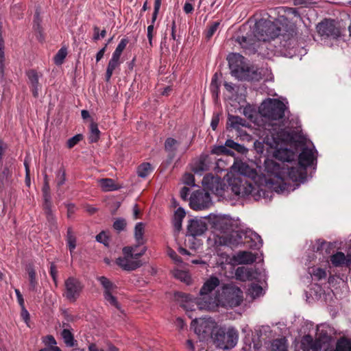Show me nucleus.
Instances as JSON below:
<instances>
[{
  "instance_id": "nucleus-63",
  "label": "nucleus",
  "mask_w": 351,
  "mask_h": 351,
  "mask_svg": "<svg viewBox=\"0 0 351 351\" xmlns=\"http://www.w3.org/2000/svg\"><path fill=\"white\" fill-rule=\"evenodd\" d=\"M108 46V43H106L105 45V46L101 48L98 52L96 54V61L97 62H98L99 61L101 60V59L104 57V53L106 50V47Z\"/></svg>"
},
{
  "instance_id": "nucleus-16",
  "label": "nucleus",
  "mask_w": 351,
  "mask_h": 351,
  "mask_svg": "<svg viewBox=\"0 0 351 351\" xmlns=\"http://www.w3.org/2000/svg\"><path fill=\"white\" fill-rule=\"evenodd\" d=\"M214 224L220 232H228L233 230L234 221L229 215H220L216 218Z\"/></svg>"
},
{
  "instance_id": "nucleus-50",
  "label": "nucleus",
  "mask_w": 351,
  "mask_h": 351,
  "mask_svg": "<svg viewBox=\"0 0 351 351\" xmlns=\"http://www.w3.org/2000/svg\"><path fill=\"white\" fill-rule=\"evenodd\" d=\"M173 276L176 278L184 282H188L189 280V276L187 272L182 270H176L173 273Z\"/></svg>"
},
{
  "instance_id": "nucleus-28",
  "label": "nucleus",
  "mask_w": 351,
  "mask_h": 351,
  "mask_svg": "<svg viewBox=\"0 0 351 351\" xmlns=\"http://www.w3.org/2000/svg\"><path fill=\"white\" fill-rule=\"evenodd\" d=\"M66 241L71 255L72 256V254L77 246V239L71 227H69L67 228Z\"/></svg>"
},
{
  "instance_id": "nucleus-60",
  "label": "nucleus",
  "mask_w": 351,
  "mask_h": 351,
  "mask_svg": "<svg viewBox=\"0 0 351 351\" xmlns=\"http://www.w3.org/2000/svg\"><path fill=\"white\" fill-rule=\"evenodd\" d=\"M20 306L21 308V316L23 318V319L25 322V323H27L28 321L29 320V313L25 308V304Z\"/></svg>"
},
{
  "instance_id": "nucleus-49",
  "label": "nucleus",
  "mask_w": 351,
  "mask_h": 351,
  "mask_svg": "<svg viewBox=\"0 0 351 351\" xmlns=\"http://www.w3.org/2000/svg\"><path fill=\"white\" fill-rule=\"evenodd\" d=\"M126 221L123 218L117 219L113 223V228L118 232L124 230L126 227Z\"/></svg>"
},
{
  "instance_id": "nucleus-59",
  "label": "nucleus",
  "mask_w": 351,
  "mask_h": 351,
  "mask_svg": "<svg viewBox=\"0 0 351 351\" xmlns=\"http://www.w3.org/2000/svg\"><path fill=\"white\" fill-rule=\"evenodd\" d=\"M168 254L170 258L177 263H181L182 262V258L176 254L173 250H168Z\"/></svg>"
},
{
  "instance_id": "nucleus-56",
  "label": "nucleus",
  "mask_w": 351,
  "mask_h": 351,
  "mask_svg": "<svg viewBox=\"0 0 351 351\" xmlns=\"http://www.w3.org/2000/svg\"><path fill=\"white\" fill-rule=\"evenodd\" d=\"M94 36H93V40H97L100 38H103L106 35V31L105 29L101 30V32H99V28L97 27H95L94 28Z\"/></svg>"
},
{
  "instance_id": "nucleus-1",
  "label": "nucleus",
  "mask_w": 351,
  "mask_h": 351,
  "mask_svg": "<svg viewBox=\"0 0 351 351\" xmlns=\"http://www.w3.org/2000/svg\"><path fill=\"white\" fill-rule=\"evenodd\" d=\"M173 297L186 311H194L195 305L200 309L212 310L219 306L232 308L243 301L239 287H202L199 298H192L182 292H175Z\"/></svg>"
},
{
  "instance_id": "nucleus-31",
  "label": "nucleus",
  "mask_w": 351,
  "mask_h": 351,
  "mask_svg": "<svg viewBox=\"0 0 351 351\" xmlns=\"http://www.w3.org/2000/svg\"><path fill=\"white\" fill-rule=\"evenodd\" d=\"M99 183L103 191H117L119 187L114 183V181L111 178H103L99 180Z\"/></svg>"
},
{
  "instance_id": "nucleus-30",
  "label": "nucleus",
  "mask_w": 351,
  "mask_h": 351,
  "mask_svg": "<svg viewBox=\"0 0 351 351\" xmlns=\"http://www.w3.org/2000/svg\"><path fill=\"white\" fill-rule=\"evenodd\" d=\"M82 291V287H66L63 293L67 300L74 302L79 297Z\"/></svg>"
},
{
  "instance_id": "nucleus-46",
  "label": "nucleus",
  "mask_w": 351,
  "mask_h": 351,
  "mask_svg": "<svg viewBox=\"0 0 351 351\" xmlns=\"http://www.w3.org/2000/svg\"><path fill=\"white\" fill-rule=\"evenodd\" d=\"M197 324H198V322H197V318L193 319L191 322V328H194L195 332L197 335H201L202 334L206 333V331L204 329V323L202 322L199 326H197Z\"/></svg>"
},
{
  "instance_id": "nucleus-52",
  "label": "nucleus",
  "mask_w": 351,
  "mask_h": 351,
  "mask_svg": "<svg viewBox=\"0 0 351 351\" xmlns=\"http://www.w3.org/2000/svg\"><path fill=\"white\" fill-rule=\"evenodd\" d=\"M109 238L104 231L101 232L96 236V241L99 243H103L105 246L108 245Z\"/></svg>"
},
{
  "instance_id": "nucleus-57",
  "label": "nucleus",
  "mask_w": 351,
  "mask_h": 351,
  "mask_svg": "<svg viewBox=\"0 0 351 351\" xmlns=\"http://www.w3.org/2000/svg\"><path fill=\"white\" fill-rule=\"evenodd\" d=\"M154 25L150 24L147 27V36L149 40V44L150 46H152V39L154 37Z\"/></svg>"
},
{
  "instance_id": "nucleus-29",
  "label": "nucleus",
  "mask_w": 351,
  "mask_h": 351,
  "mask_svg": "<svg viewBox=\"0 0 351 351\" xmlns=\"http://www.w3.org/2000/svg\"><path fill=\"white\" fill-rule=\"evenodd\" d=\"M186 213L184 208H178L174 213L173 219V225L177 231H180L182 228V220L185 217Z\"/></svg>"
},
{
  "instance_id": "nucleus-58",
  "label": "nucleus",
  "mask_w": 351,
  "mask_h": 351,
  "mask_svg": "<svg viewBox=\"0 0 351 351\" xmlns=\"http://www.w3.org/2000/svg\"><path fill=\"white\" fill-rule=\"evenodd\" d=\"M220 281L216 276H210L204 284V285H219Z\"/></svg>"
},
{
  "instance_id": "nucleus-26",
  "label": "nucleus",
  "mask_w": 351,
  "mask_h": 351,
  "mask_svg": "<svg viewBox=\"0 0 351 351\" xmlns=\"http://www.w3.org/2000/svg\"><path fill=\"white\" fill-rule=\"evenodd\" d=\"M324 292L322 287H311L308 291H305L306 300L309 302L311 300H318Z\"/></svg>"
},
{
  "instance_id": "nucleus-24",
  "label": "nucleus",
  "mask_w": 351,
  "mask_h": 351,
  "mask_svg": "<svg viewBox=\"0 0 351 351\" xmlns=\"http://www.w3.org/2000/svg\"><path fill=\"white\" fill-rule=\"evenodd\" d=\"M43 210L51 230L57 229V221L56 216L53 213L52 204H43Z\"/></svg>"
},
{
  "instance_id": "nucleus-11",
  "label": "nucleus",
  "mask_w": 351,
  "mask_h": 351,
  "mask_svg": "<svg viewBox=\"0 0 351 351\" xmlns=\"http://www.w3.org/2000/svg\"><path fill=\"white\" fill-rule=\"evenodd\" d=\"M212 204L211 197L208 191L198 189L193 192L190 197L189 205L195 210L208 208Z\"/></svg>"
},
{
  "instance_id": "nucleus-40",
  "label": "nucleus",
  "mask_w": 351,
  "mask_h": 351,
  "mask_svg": "<svg viewBox=\"0 0 351 351\" xmlns=\"http://www.w3.org/2000/svg\"><path fill=\"white\" fill-rule=\"evenodd\" d=\"M219 86H220V82H219L218 74L215 73L212 77L210 88V90H211L213 95L215 97H218Z\"/></svg>"
},
{
  "instance_id": "nucleus-33",
  "label": "nucleus",
  "mask_w": 351,
  "mask_h": 351,
  "mask_svg": "<svg viewBox=\"0 0 351 351\" xmlns=\"http://www.w3.org/2000/svg\"><path fill=\"white\" fill-rule=\"evenodd\" d=\"M335 349L337 351H351V340L345 337L339 338L336 343Z\"/></svg>"
},
{
  "instance_id": "nucleus-35",
  "label": "nucleus",
  "mask_w": 351,
  "mask_h": 351,
  "mask_svg": "<svg viewBox=\"0 0 351 351\" xmlns=\"http://www.w3.org/2000/svg\"><path fill=\"white\" fill-rule=\"evenodd\" d=\"M100 137V131L96 123L92 122L90 124V132L88 135V140L90 143H96Z\"/></svg>"
},
{
  "instance_id": "nucleus-43",
  "label": "nucleus",
  "mask_w": 351,
  "mask_h": 351,
  "mask_svg": "<svg viewBox=\"0 0 351 351\" xmlns=\"http://www.w3.org/2000/svg\"><path fill=\"white\" fill-rule=\"evenodd\" d=\"M263 287H249L247 294L254 300L263 295Z\"/></svg>"
},
{
  "instance_id": "nucleus-32",
  "label": "nucleus",
  "mask_w": 351,
  "mask_h": 351,
  "mask_svg": "<svg viewBox=\"0 0 351 351\" xmlns=\"http://www.w3.org/2000/svg\"><path fill=\"white\" fill-rule=\"evenodd\" d=\"M61 337L67 347H74L77 345V341L69 329H63L61 332Z\"/></svg>"
},
{
  "instance_id": "nucleus-17",
  "label": "nucleus",
  "mask_w": 351,
  "mask_h": 351,
  "mask_svg": "<svg viewBox=\"0 0 351 351\" xmlns=\"http://www.w3.org/2000/svg\"><path fill=\"white\" fill-rule=\"evenodd\" d=\"M257 254L247 251H240L233 257V260L239 265H251L256 261Z\"/></svg>"
},
{
  "instance_id": "nucleus-41",
  "label": "nucleus",
  "mask_w": 351,
  "mask_h": 351,
  "mask_svg": "<svg viewBox=\"0 0 351 351\" xmlns=\"http://www.w3.org/2000/svg\"><path fill=\"white\" fill-rule=\"evenodd\" d=\"M66 56L67 49L66 47L60 48L53 58L54 63L56 65H61L63 63Z\"/></svg>"
},
{
  "instance_id": "nucleus-48",
  "label": "nucleus",
  "mask_w": 351,
  "mask_h": 351,
  "mask_svg": "<svg viewBox=\"0 0 351 351\" xmlns=\"http://www.w3.org/2000/svg\"><path fill=\"white\" fill-rule=\"evenodd\" d=\"M304 340L306 341L308 343V344L310 345V347L315 350L320 349L322 347V343H321L320 340L316 339L315 341H313V339L311 335L305 336Z\"/></svg>"
},
{
  "instance_id": "nucleus-9",
  "label": "nucleus",
  "mask_w": 351,
  "mask_h": 351,
  "mask_svg": "<svg viewBox=\"0 0 351 351\" xmlns=\"http://www.w3.org/2000/svg\"><path fill=\"white\" fill-rule=\"evenodd\" d=\"M213 341L217 347L221 349H231L237 343L238 332L234 328H229L226 332L225 329L220 328L214 333Z\"/></svg>"
},
{
  "instance_id": "nucleus-44",
  "label": "nucleus",
  "mask_w": 351,
  "mask_h": 351,
  "mask_svg": "<svg viewBox=\"0 0 351 351\" xmlns=\"http://www.w3.org/2000/svg\"><path fill=\"white\" fill-rule=\"evenodd\" d=\"M211 153L213 154H216V155H221V154L231 155L232 154V152L229 150L225 145L215 146L212 149Z\"/></svg>"
},
{
  "instance_id": "nucleus-45",
  "label": "nucleus",
  "mask_w": 351,
  "mask_h": 351,
  "mask_svg": "<svg viewBox=\"0 0 351 351\" xmlns=\"http://www.w3.org/2000/svg\"><path fill=\"white\" fill-rule=\"evenodd\" d=\"M129 40L126 38H122L117 46L113 54L121 56Z\"/></svg>"
},
{
  "instance_id": "nucleus-62",
  "label": "nucleus",
  "mask_w": 351,
  "mask_h": 351,
  "mask_svg": "<svg viewBox=\"0 0 351 351\" xmlns=\"http://www.w3.org/2000/svg\"><path fill=\"white\" fill-rule=\"evenodd\" d=\"M175 325L179 330H182L186 326V323L181 317H179L176 318Z\"/></svg>"
},
{
  "instance_id": "nucleus-55",
  "label": "nucleus",
  "mask_w": 351,
  "mask_h": 351,
  "mask_svg": "<svg viewBox=\"0 0 351 351\" xmlns=\"http://www.w3.org/2000/svg\"><path fill=\"white\" fill-rule=\"evenodd\" d=\"M184 182L185 184L193 186H195L194 176L191 173H186L184 176Z\"/></svg>"
},
{
  "instance_id": "nucleus-22",
  "label": "nucleus",
  "mask_w": 351,
  "mask_h": 351,
  "mask_svg": "<svg viewBox=\"0 0 351 351\" xmlns=\"http://www.w3.org/2000/svg\"><path fill=\"white\" fill-rule=\"evenodd\" d=\"M120 58L121 56L112 53V58H110L108 64L106 72V80L107 82H108L110 80L114 71L120 66L121 63L120 61Z\"/></svg>"
},
{
  "instance_id": "nucleus-36",
  "label": "nucleus",
  "mask_w": 351,
  "mask_h": 351,
  "mask_svg": "<svg viewBox=\"0 0 351 351\" xmlns=\"http://www.w3.org/2000/svg\"><path fill=\"white\" fill-rule=\"evenodd\" d=\"M42 191L43 196V204H52L50 194V187L47 180V175L45 176V182Z\"/></svg>"
},
{
  "instance_id": "nucleus-13",
  "label": "nucleus",
  "mask_w": 351,
  "mask_h": 351,
  "mask_svg": "<svg viewBox=\"0 0 351 351\" xmlns=\"http://www.w3.org/2000/svg\"><path fill=\"white\" fill-rule=\"evenodd\" d=\"M261 276V273L258 272L257 269L247 268L245 267H239L235 271L236 278L242 282L259 279V276L260 278H262ZM263 280L260 279L259 282L261 283H267V274L265 271H263Z\"/></svg>"
},
{
  "instance_id": "nucleus-54",
  "label": "nucleus",
  "mask_w": 351,
  "mask_h": 351,
  "mask_svg": "<svg viewBox=\"0 0 351 351\" xmlns=\"http://www.w3.org/2000/svg\"><path fill=\"white\" fill-rule=\"evenodd\" d=\"M82 139V134H77L69 138L67 141V146L69 148L74 147L78 142H80Z\"/></svg>"
},
{
  "instance_id": "nucleus-38",
  "label": "nucleus",
  "mask_w": 351,
  "mask_h": 351,
  "mask_svg": "<svg viewBox=\"0 0 351 351\" xmlns=\"http://www.w3.org/2000/svg\"><path fill=\"white\" fill-rule=\"evenodd\" d=\"M152 171L151 165L148 162L141 164L137 169V174L139 177L145 178Z\"/></svg>"
},
{
  "instance_id": "nucleus-3",
  "label": "nucleus",
  "mask_w": 351,
  "mask_h": 351,
  "mask_svg": "<svg viewBox=\"0 0 351 351\" xmlns=\"http://www.w3.org/2000/svg\"><path fill=\"white\" fill-rule=\"evenodd\" d=\"M265 168V187L278 194H289L299 186L298 184H292L290 181L304 182L306 178V171L299 165L290 167L287 164H282L280 166L272 160H266Z\"/></svg>"
},
{
  "instance_id": "nucleus-51",
  "label": "nucleus",
  "mask_w": 351,
  "mask_h": 351,
  "mask_svg": "<svg viewBox=\"0 0 351 351\" xmlns=\"http://www.w3.org/2000/svg\"><path fill=\"white\" fill-rule=\"evenodd\" d=\"M219 22L215 21L211 24V25L208 28L206 32V37L208 39H210L214 34L216 32L217 29L219 26Z\"/></svg>"
},
{
  "instance_id": "nucleus-14",
  "label": "nucleus",
  "mask_w": 351,
  "mask_h": 351,
  "mask_svg": "<svg viewBox=\"0 0 351 351\" xmlns=\"http://www.w3.org/2000/svg\"><path fill=\"white\" fill-rule=\"evenodd\" d=\"M317 151L314 145L312 148L304 147L298 157V165L306 171L308 167L317 162Z\"/></svg>"
},
{
  "instance_id": "nucleus-21",
  "label": "nucleus",
  "mask_w": 351,
  "mask_h": 351,
  "mask_svg": "<svg viewBox=\"0 0 351 351\" xmlns=\"http://www.w3.org/2000/svg\"><path fill=\"white\" fill-rule=\"evenodd\" d=\"M27 75L29 83L32 86V91L34 97H38L39 90L40 86L39 85L38 80L39 77L38 73L34 70H30L27 72Z\"/></svg>"
},
{
  "instance_id": "nucleus-23",
  "label": "nucleus",
  "mask_w": 351,
  "mask_h": 351,
  "mask_svg": "<svg viewBox=\"0 0 351 351\" xmlns=\"http://www.w3.org/2000/svg\"><path fill=\"white\" fill-rule=\"evenodd\" d=\"M247 122L239 116L229 114L228 117L227 125L232 129L239 130L241 128L246 127Z\"/></svg>"
},
{
  "instance_id": "nucleus-64",
  "label": "nucleus",
  "mask_w": 351,
  "mask_h": 351,
  "mask_svg": "<svg viewBox=\"0 0 351 351\" xmlns=\"http://www.w3.org/2000/svg\"><path fill=\"white\" fill-rule=\"evenodd\" d=\"M180 193L182 199L186 200L189 194V189L184 186L181 189Z\"/></svg>"
},
{
  "instance_id": "nucleus-39",
  "label": "nucleus",
  "mask_w": 351,
  "mask_h": 351,
  "mask_svg": "<svg viewBox=\"0 0 351 351\" xmlns=\"http://www.w3.org/2000/svg\"><path fill=\"white\" fill-rule=\"evenodd\" d=\"M309 274L312 278L316 280H320L326 278V271L325 269L319 267H313Z\"/></svg>"
},
{
  "instance_id": "nucleus-12",
  "label": "nucleus",
  "mask_w": 351,
  "mask_h": 351,
  "mask_svg": "<svg viewBox=\"0 0 351 351\" xmlns=\"http://www.w3.org/2000/svg\"><path fill=\"white\" fill-rule=\"evenodd\" d=\"M202 184L205 191H210L217 195H221L224 190L225 184L219 176L211 173L206 174L202 180Z\"/></svg>"
},
{
  "instance_id": "nucleus-2",
  "label": "nucleus",
  "mask_w": 351,
  "mask_h": 351,
  "mask_svg": "<svg viewBox=\"0 0 351 351\" xmlns=\"http://www.w3.org/2000/svg\"><path fill=\"white\" fill-rule=\"evenodd\" d=\"M280 36V43L285 49H293L297 45L296 27L294 24L282 28L277 23L265 19L256 21L250 34L238 36L237 42L246 53L257 51L260 41H269Z\"/></svg>"
},
{
  "instance_id": "nucleus-37",
  "label": "nucleus",
  "mask_w": 351,
  "mask_h": 351,
  "mask_svg": "<svg viewBox=\"0 0 351 351\" xmlns=\"http://www.w3.org/2000/svg\"><path fill=\"white\" fill-rule=\"evenodd\" d=\"M179 144V142L175 138H167L165 142V149L168 152L174 154Z\"/></svg>"
},
{
  "instance_id": "nucleus-34",
  "label": "nucleus",
  "mask_w": 351,
  "mask_h": 351,
  "mask_svg": "<svg viewBox=\"0 0 351 351\" xmlns=\"http://www.w3.org/2000/svg\"><path fill=\"white\" fill-rule=\"evenodd\" d=\"M12 171L8 167H4L0 173V183L1 185L8 186L12 181Z\"/></svg>"
},
{
  "instance_id": "nucleus-18",
  "label": "nucleus",
  "mask_w": 351,
  "mask_h": 351,
  "mask_svg": "<svg viewBox=\"0 0 351 351\" xmlns=\"http://www.w3.org/2000/svg\"><path fill=\"white\" fill-rule=\"evenodd\" d=\"M243 56L239 53H231L228 57V61L232 75H236L242 70V64L243 62Z\"/></svg>"
},
{
  "instance_id": "nucleus-7",
  "label": "nucleus",
  "mask_w": 351,
  "mask_h": 351,
  "mask_svg": "<svg viewBox=\"0 0 351 351\" xmlns=\"http://www.w3.org/2000/svg\"><path fill=\"white\" fill-rule=\"evenodd\" d=\"M146 250L145 246L141 247L140 251L137 250V246L125 247L123 248V257L118 258L116 263L124 270H134L143 265L139 258L145 253Z\"/></svg>"
},
{
  "instance_id": "nucleus-5",
  "label": "nucleus",
  "mask_w": 351,
  "mask_h": 351,
  "mask_svg": "<svg viewBox=\"0 0 351 351\" xmlns=\"http://www.w3.org/2000/svg\"><path fill=\"white\" fill-rule=\"evenodd\" d=\"M280 127L276 124L265 125L260 134V139L254 143V147L257 153L271 155L274 148L280 143L279 136Z\"/></svg>"
},
{
  "instance_id": "nucleus-8",
  "label": "nucleus",
  "mask_w": 351,
  "mask_h": 351,
  "mask_svg": "<svg viewBox=\"0 0 351 351\" xmlns=\"http://www.w3.org/2000/svg\"><path fill=\"white\" fill-rule=\"evenodd\" d=\"M233 237V235H231L229 239L223 237H219L218 240L215 241V243H219L220 245H230L231 247L237 246L243 243L246 245V247L254 250H258L263 246V240L261 236L251 230L247 232L245 234L244 241H242L243 237L238 233H236V237L238 239L232 241Z\"/></svg>"
},
{
  "instance_id": "nucleus-15",
  "label": "nucleus",
  "mask_w": 351,
  "mask_h": 351,
  "mask_svg": "<svg viewBox=\"0 0 351 351\" xmlns=\"http://www.w3.org/2000/svg\"><path fill=\"white\" fill-rule=\"evenodd\" d=\"M207 230L206 221L203 219H193L189 221L187 232L193 237L200 236Z\"/></svg>"
},
{
  "instance_id": "nucleus-20",
  "label": "nucleus",
  "mask_w": 351,
  "mask_h": 351,
  "mask_svg": "<svg viewBox=\"0 0 351 351\" xmlns=\"http://www.w3.org/2000/svg\"><path fill=\"white\" fill-rule=\"evenodd\" d=\"M350 254L346 256L344 253L341 252H337L335 254L330 256L331 264L336 267L347 266L350 267Z\"/></svg>"
},
{
  "instance_id": "nucleus-53",
  "label": "nucleus",
  "mask_w": 351,
  "mask_h": 351,
  "mask_svg": "<svg viewBox=\"0 0 351 351\" xmlns=\"http://www.w3.org/2000/svg\"><path fill=\"white\" fill-rule=\"evenodd\" d=\"M43 342L47 347L56 346L57 342L53 335H49L43 337Z\"/></svg>"
},
{
  "instance_id": "nucleus-10",
  "label": "nucleus",
  "mask_w": 351,
  "mask_h": 351,
  "mask_svg": "<svg viewBox=\"0 0 351 351\" xmlns=\"http://www.w3.org/2000/svg\"><path fill=\"white\" fill-rule=\"evenodd\" d=\"M316 29L319 35L324 38L337 39L341 35L339 27L332 19L323 20L317 25Z\"/></svg>"
},
{
  "instance_id": "nucleus-47",
  "label": "nucleus",
  "mask_w": 351,
  "mask_h": 351,
  "mask_svg": "<svg viewBox=\"0 0 351 351\" xmlns=\"http://www.w3.org/2000/svg\"><path fill=\"white\" fill-rule=\"evenodd\" d=\"M57 185L60 186L66 182V171L64 168H60L56 173Z\"/></svg>"
},
{
  "instance_id": "nucleus-27",
  "label": "nucleus",
  "mask_w": 351,
  "mask_h": 351,
  "mask_svg": "<svg viewBox=\"0 0 351 351\" xmlns=\"http://www.w3.org/2000/svg\"><path fill=\"white\" fill-rule=\"evenodd\" d=\"M144 224L142 222H138L136 224L134 228V237L136 244L134 246L143 247L144 244Z\"/></svg>"
},
{
  "instance_id": "nucleus-4",
  "label": "nucleus",
  "mask_w": 351,
  "mask_h": 351,
  "mask_svg": "<svg viewBox=\"0 0 351 351\" xmlns=\"http://www.w3.org/2000/svg\"><path fill=\"white\" fill-rule=\"evenodd\" d=\"M232 169L240 174L239 177L234 178L230 182L232 191L236 195L243 198H252L256 201L262 198H271L272 191H267L261 186L254 184L252 180L247 178L249 167L246 164L242 162H234Z\"/></svg>"
},
{
  "instance_id": "nucleus-42",
  "label": "nucleus",
  "mask_w": 351,
  "mask_h": 351,
  "mask_svg": "<svg viewBox=\"0 0 351 351\" xmlns=\"http://www.w3.org/2000/svg\"><path fill=\"white\" fill-rule=\"evenodd\" d=\"M225 145L226 147L232 148L239 153L243 154L247 151V149L244 145L236 143L232 139H228L226 141Z\"/></svg>"
},
{
  "instance_id": "nucleus-61",
  "label": "nucleus",
  "mask_w": 351,
  "mask_h": 351,
  "mask_svg": "<svg viewBox=\"0 0 351 351\" xmlns=\"http://www.w3.org/2000/svg\"><path fill=\"white\" fill-rule=\"evenodd\" d=\"M254 110L252 109V108L251 106H245L243 109V114L252 119L254 117Z\"/></svg>"
},
{
  "instance_id": "nucleus-25",
  "label": "nucleus",
  "mask_w": 351,
  "mask_h": 351,
  "mask_svg": "<svg viewBox=\"0 0 351 351\" xmlns=\"http://www.w3.org/2000/svg\"><path fill=\"white\" fill-rule=\"evenodd\" d=\"M104 296L105 300L109 304L114 306L117 309L121 310V305L118 302L116 297L113 295V288L114 287H104Z\"/></svg>"
},
{
  "instance_id": "nucleus-19",
  "label": "nucleus",
  "mask_w": 351,
  "mask_h": 351,
  "mask_svg": "<svg viewBox=\"0 0 351 351\" xmlns=\"http://www.w3.org/2000/svg\"><path fill=\"white\" fill-rule=\"evenodd\" d=\"M275 158L281 161V163H278L280 166L282 164H285V162H289L292 156V152L287 148H281L280 147V145L274 148L271 154Z\"/></svg>"
},
{
  "instance_id": "nucleus-6",
  "label": "nucleus",
  "mask_w": 351,
  "mask_h": 351,
  "mask_svg": "<svg viewBox=\"0 0 351 351\" xmlns=\"http://www.w3.org/2000/svg\"><path fill=\"white\" fill-rule=\"evenodd\" d=\"M287 104L288 102L285 104L277 99L268 98L263 101L259 107L258 111L263 117L269 121L268 123H265L264 126L268 124H276L273 121L282 120L286 115V112H289ZM278 125H279L278 124ZM279 127L280 128V125Z\"/></svg>"
}]
</instances>
